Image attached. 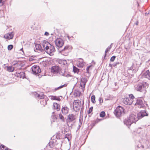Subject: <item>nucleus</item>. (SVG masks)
<instances>
[{
    "instance_id": "nucleus-1",
    "label": "nucleus",
    "mask_w": 150,
    "mask_h": 150,
    "mask_svg": "<svg viewBox=\"0 0 150 150\" xmlns=\"http://www.w3.org/2000/svg\"><path fill=\"white\" fill-rule=\"evenodd\" d=\"M43 47L45 49V51L47 53L52 55V53L55 51V49L53 46L52 45L48 42L45 41L42 44Z\"/></svg>"
},
{
    "instance_id": "nucleus-2",
    "label": "nucleus",
    "mask_w": 150,
    "mask_h": 150,
    "mask_svg": "<svg viewBox=\"0 0 150 150\" xmlns=\"http://www.w3.org/2000/svg\"><path fill=\"white\" fill-rule=\"evenodd\" d=\"M138 120V119L136 115L131 114L128 118L125 120L124 122L127 126L130 125L133 123H135Z\"/></svg>"
},
{
    "instance_id": "nucleus-3",
    "label": "nucleus",
    "mask_w": 150,
    "mask_h": 150,
    "mask_svg": "<svg viewBox=\"0 0 150 150\" xmlns=\"http://www.w3.org/2000/svg\"><path fill=\"white\" fill-rule=\"evenodd\" d=\"M148 86L147 83L146 82H143L138 83L136 88L137 91L145 93L146 92V89Z\"/></svg>"
},
{
    "instance_id": "nucleus-4",
    "label": "nucleus",
    "mask_w": 150,
    "mask_h": 150,
    "mask_svg": "<svg viewBox=\"0 0 150 150\" xmlns=\"http://www.w3.org/2000/svg\"><path fill=\"white\" fill-rule=\"evenodd\" d=\"M124 109L121 106H118L114 111L115 116L117 117H120L124 113Z\"/></svg>"
},
{
    "instance_id": "nucleus-5",
    "label": "nucleus",
    "mask_w": 150,
    "mask_h": 150,
    "mask_svg": "<svg viewBox=\"0 0 150 150\" xmlns=\"http://www.w3.org/2000/svg\"><path fill=\"white\" fill-rule=\"evenodd\" d=\"M34 95L36 98L42 99L40 101V103L43 106H45L46 104V100L43 99L44 98V95L42 93L39 94L36 92L34 93Z\"/></svg>"
},
{
    "instance_id": "nucleus-6",
    "label": "nucleus",
    "mask_w": 150,
    "mask_h": 150,
    "mask_svg": "<svg viewBox=\"0 0 150 150\" xmlns=\"http://www.w3.org/2000/svg\"><path fill=\"white\" fill-rule=\"evenodd\" d=\"M81 105V102L79 100H75L73 103V107L74 110L78 112L80 109Z\"/></svg>"
},
{
    "instance_id": "nucleus-7",
    "label": "nucleus",
    "mask_w": 150,
    "mask_h": 150,
    "mask_svg": "<svg viewBox=\"0 0 150 150\" xmlns=\"http://www.w3.org/2000/svg\"><path fill=\"white\" fill-rule=\"evenodd\" d=\"M87 81V80L86 77H82L81 79L80 86L81 87L83 91L85 89V85Z\"/></svg>"
},
{
    "instance_id": "nucleus-8",
    "label": "nucleus",
    "mask_w": 150,
    "mask_h": 150,
    "mask_svg": "<svg viewBox=\"0 0 150 150\" xmlns=\"http://www.w3.org/2000/svg\"><path fill=\"white\" fill-rule=\"evenodd\" d=\"M31 69L33 73L35 74L40 73L41 70L39 67L36 65H34L33 66Z\"/></svg>"
},
{
    "instance_id": "nucleus-9",
    "label": "nucleus",
    "mask_w": 150,
    "mask_h": 150,
    "mask_svg": "<svg viewBox=\"0 0 150 150\" xmlns=\"http://www.w3.org/2000/svg\"><path fill=\"white\" fill-rule=\"evenodd\" d=\"M136 102L134 101L133 103V104L135 105H138V107L140 108H143L144 106V105L143 103V102L142 100L140 99H138L136 100Z\"/></svg>"
},
{
    "instance_id": "nucleus-10",
    "label": "nucleus",
    "mask_w": 150,
    "mask_h": 150,
    "mask_svg": "<svg viewBox=\"0 0 150 150\" xmlns=\"http://www.w3.org/2000/svg\"><path fill=\"white\" fill-rule=\"evenodd\" d=\"M55 44L58 47H61L64 44L63 41L60 38H57L55 40Z\"/></svg>"
},
{
    "instance_id": "nucleus-11",
    "label": "nucleus",
    "mask_w": 150,
    "mask_h": 150,
    "mask_svg": "<svg viewBox=\"0 0 150 150\" xmlns=\"http://www.w3.org/2000/svg\"><path fill=\"white\" fill-rule=\"evenodd\" d=\"M59 74L62 76H66L67 77L71 76L69 72L66 71L64 69L61 70L59 72Z\"/></svg>"
},
{
    "instance_id": "nucleus-12",
    "label": "nucleus",
    "mask_w": 150,
    "mask_h": 150,
    "mask_svg": "<svg viewBox=\"0 0 150 150\" xmlns=\"http://www.w3.org/2000/svg\"><path fill=\"white\" fill-rule=\"evenodd\" d=\"M60 68L58 66H53L52 67L51 71L53 74H57L60 71Z\"/></svg>"
},
{
    "instance_id": "nucleus-13",
    "label": "nucleus",
    "mask_w": 150,
    "mask_h": 150,
    "mask_svg": "<svg viewBox=\"0 0 150 150\" xmlns=\"http://www.w3.org/2000/svg\"><path fill=\"white\" fill-rule=\"evenodd\" d=\"M14 34V32H12L5 35L4 37L5 38L8 40L11 39H12L13 37Z\"/></svg>"
},
{
    "instance_id": "nucleus-14",
    "label": "nucleus",
    "mask_w": 150,
    "mask_h": 150,
    "mask_svg": "<svg viewBox=\"0 0 150 150\" xmlns=\"http://www.w3.org/2000/svg\"><path fill=\"white\" fill-rule=\"evenodd\" d=\"M123 103L127 105H130L132 103V101L130 100L129 98H126L123 99Z\"/></svg>"
},
{
    "instance_id": "nucleus-15",
    "label": "nucleus",
    "mask_w": 150,
    "mask_h": 150,
    "mask_svg": "<svg viewBox=\"0 0 150 150\" xmlns=\"http://www.w3.org/2000/svg\"><path fill=\"white\" fill-rule=\"evenodd\" d=\"M69 109L66 106H62L61 109V112L64 115H66L69 112Z\"/></svg>"
},
{
    "instance_id": "nucleus-16",
    "label": "nucleus",
    "mask_w": 150,
    "mask_h": 150,
    "mask_svg": "<svg viewBox=\"0 0 150 150\" xmlns=\"http://www.w3.org/2000/svg\"><path fill=\"white\" fill-rule=\"evenodd\" d=\"M75 119V115L71 114H69L68 116L67 121L68 122H71L74 121Z\"/></svg>"
},
{
    "instance_id": "nucleus-17",
    "label": "nucleus",
    "mask_w": 150,
    "mask_h": 150,
    "mask_svg": "<svg viewBox=\"0 0 150 150\" xmlns=\"http://www.w3.org/2000/svg\"><path fill=\"white\" fill-rule=\"evenodd\" d=\"M77 64L79 67H83L84 65L83 59L82 58H79Z\"/></svg>"
},
{
    "instance_id": "nucleus-18",
    "label": "nucleus",
    "mask_w": 150,
    "mask_h": 150,
    "mask_svg": "<svg viewBox=\"0 0 150 150\" xmlns=\"http://www.w3.org/2000/svg\"><path fill=\"white\" fill-rule=\"evenodd\" d=\"M143 77L148 79L150 80V72L149 70H147L144 72L143 75Z\"/></svg>"
},
{
    "instance_id": "nucleus-19",
    "label": "nucleus",
    "mask_w": 150,
    "mask_h": 150,
    "mask_svg": "<svg viewBox=\"0 0 150 150\" xmlns=\"http://www.w3.org/2000/svg\"><path fill=\"white\" fill-rule=\"evenodd\" d=\"M25 73L24 72H17L16 73V76L20 78L23 79L25 76Z\"/></svg>"
},
{
    "instance_id": "nucleus-20",
    "label": "nucleus",
    "mask_w": 150,
    "mask_h": 150,
    "mask_svg": "<svg viewBox=\"0 0 150 150\" xmlns=\"http://www.w3.org/2000/svg\"><path fill=\"white\" fill-rule=\"evenodd\" d=\"M53 108L54 109H56L57 111L60 110V105L57 103H54L53 104Z\"/></svg>"
},
{
    "instance_id": "nucleus-21",
    "label": "nucleus",
    "mask_w": 150,
    "mask_h": 150,
    "mask_svg": "<svg viewBox=\"0 0 150 150\" xmlns=\"http://www.w3.org/2000/svg\"><path fill=\"white\" fill-rule=\"evenodd\" d=\"M6 67L7 71L10 72H13L14 69V67L12 66H7Z\"/></svg>"
},
{
    "instance_id": "nucleus-22",
    "label": "nucleus",
    "mask_w": 150,
    "mask_h": 150,
    "mask_svg": "<svg viewBox=\"0 0 150 150\" xmlns=\"http://www.w3.org/2000/svg\"><path fill=\"white\" fill-rule=\"evenodd\" d=\"M56 144V143L54 141H49L48 143V145L51 148L53 147Z\"/></svg>"
},
{
    "instance_id": "nucleus-23",
    "label": "nucleus",
    "mask_w": 150,
    "mask_h": 150,
    "mask_svg": "<svg viewBox=\"0 0 150 150\" xmlns=\"http://www.w3.org/2000/svg\"><path fill=\"white\" fill-rule=\"evenodd\" d=\"M35 47L36 50H41L42 49V46L40 44H35Z\"/></svg>"
},
{
    "instance_id": "nucleus-24",
    "label": "nucleus",
    "mask_w": 150,
    "mask_h": 150,
    "mask_svg": "<svg viewBox=\"0 0 150 150\" xmlns=\"http://www.w3.org/2000/svg\"><path fill=\"white\" fill-rule=\"evenodd\" d=\"M140 112L141 113V114H142V115L143 117L146 116L148 115V114L146 112V111L144 110H141Z\"/></svg>"
},
{
    "instance_id": "nucleus-25",
    "label": "nucleus",
    "mask_w": 150,
    "mask_h": 150,
    "mask_svg": "<svg viewBox=\"0 0 150 150\" xmlns=\"http://www.w3.org/2000/svg\"><path fill=\"white\" fill-rule=\"evenodd\" d=\"M73 70L74 73H77L78 74L79 72V69L75 66L73 67Z\"/></svg>"
},
{
    "instance_id": "nucleus-26",
    "label": "nucleus",
    "mask_w": 150,
    "mask_h": 150,
    "mask_svg": "<svg viewBox=\"0 0 150 150\" xmlns=\"http://www.w3.org/2000/svg\"><path fill=\"white\" fill-rule=\"evenodd\" d=\"M129 98L130 99V100H131L132 101L133 103V102L134 101V99H135L134 96L132 94H131L129 95Z\"/></svg>"
},
{
    "instance_id": "nucleus-27",
    "label": "nucleus",
    "mask_w": 150,
    "mask_h": 150,
    "mask_svg": "<svg viewBox=\"0 0 150 150\" xmlns=\"http://www.w3.org/2000/svg\"><path fill=\"white\" fill-rule=\"evenodd\" d=\"M140 112L137 114V118L138 119H140L144 117Z\"/></svg>"
},
{
    "instance_id": "nucleus-28",
    "label": "nucleus",
    "mask_w": 150,
    "mask_h": 150,
    "mask_svg": "<svg viewBox=\"0 0 150 150\" xmlns=\"http://www.w3.org/2000/svg\"><path fill=\"white\" fill-rule=\"evenodd\" d=\"M59 119L63 122H64V118L63 115L61 114H60L59 115Z\"/></svg>"
},
{
    "instance_id": "nucleus-29",
    "label": "nucleus",
    "mask_w": 150,
    "mask_h": 150,
    "mask_svg": "<svg viewBox=\"0 0 150 150\" xmlns=\"http://www.w3.org/2000/svg\"><path fill=\"white\" fill-rule=\"evenodd\" d=\"M67 86V84H64V85H62L61 86H60L58 87H57V88H56L55 90H57V89H60L61 88H62L64 87H66Z\"/></svg>"
},
{
    "instance_id": "nucleus-30",
    "label": "nucleus",
    "mask_w": 150,
    "mask_h": 150,
    "mask_svg": "<svg viewBox=\"0 0 150 150\" xmlns=\"http://www.w3.org/2000/svg\"><path fill=\"white\" fill-rule=\"evenodd\" d=\"M91 102L93 103H94L96 102L95 101V97L93 95L91 97Z\"/></svg>"
},
{
    "instance_id": "nucleus-31",
    "label": "nucleus",
    "mask_w": 150,
    "mask_h": 150,
    "mask_svg": "<svg viewBox=\"0 0 150 150\" xmlns=\"http://www.w3.org/2000/svg\"><path fill=\"white\" fill-rule=\"evenodd\" d=\"M7 148V147L3 144H1V145H0V148L2 150H4L5 149H6Z\"/></svg>"
},
{
    "instance_id": "nucleus-32",
    "label": "nucleus",
    "mask_w": 150,
    "mask_h": 150,
    "mask_svg": "<svg viewBox=\"0 0 150 150\" xmlns=\"http://www.w3.org/2000/svg\"><path fill=\"white\" fill-rule=\"evenodd\" d=\"M111 48V47H108L106 50L105 51V57H106L107 53L108 51H110V49Z\"/></svg>"
},
{
    "instance_id": "nucleus-33",
    "label": "nucleus",
    "mask_w": 150,
    "mask_h": 150,
    "mask_svg": "<svg viewBox=\"0 0 150 150\" xmlns=\"http://www.w3.org/2000/svg\"><path fill=\"white\" fill-rule=\"evenodd\" d=\"M105 113L104 112L102 111L100 114V116L101 117H104L105 115Z\"/></svg>"
},
{
    "instance_id": "nucleus-34",
    "label": "nucleus",
    "mask_w": 150,
    "mask_h": 150,
    "mask_svg": "<svg viewBox=\"0 0 150 150\" xmlns=\"http://www.w3.org/2000/svg\"><path fill=\"white\" fill-rule=\"evenodd\" d=\"M13 46L12 45H8V50H11L13 48Z\"/></svg>"
},
{
    "instance_id": "nucleus-35",
    "label": "nucleus",
    "mask_w": 150,
    "mask_h": 150,
    "mask_svg": "<svg viewBox=\"0 0 150 150\" xmlns=\"http://www.w3.org/2000/svg\"><path fill=\"white\" fill-rule=\"evenodd\" d=\"M137 146L139 148L141 147H142V148H144L143 146L141 144L139 141V144H138V145H137Z\"/></svg>"
},
{
    "instance_id": "nucleus-36",
    "label": "nucleus",
    "mask_w": 150,
    "mask_h": 150,
    "mask_svg": "<svg viewBox=\"0 0 150 150\" xmlns=\"http://www.w3.org/2000/svg\"><path fill=\"white\" fill-rule=\"evenodd\" d=\"M115 58L116 57L115 56H112L110 58V61L111 62H113L114 61Z\"/></svg>"
},
{
    "instance_id": "nucleus-37",
    "label": "nucleus",
    "mask_w": 150,
    "mask_h": 150,
    "mask_svg": "<svg viewBox=\"0 0 150 150\" xmlns=\"http://www.w3.org/2000/svg\"><path fill=\"white\" fill-rule=\"evenodd\" d=\"M93 107H90L89 108V110L88 111V114L92 112V111L93 110Z\"/></svg>"
},
{
    "instance_id": "nucleus-38",
    "label": "nucleus",
    "mask_w": 150,
    "mask_h": 150,
    "mask_svg": "<svg viewBox=\"0 0 150 150\" xmlns=\"http://www.w3.org/2000/svg\"><path fill=\"white\" fill-rule=\"evenodd\" d=\"M13 64L14 66H15V65L18 66V63L17 62V61H14L13 62Z\"/></svg>"
},
{
    "instance_id": "nucleus-39",
    "label": "nucleus",
    "mask_w": 150,
    "mask_h": 150,
    "mask_svg": "<svg viewBox=\"0 0 150 150\" xmlns=\"http://www.w3.org/2000/svg\"><path fill=\"white\" fill-rule=\"evenodd\" d=\"M99 100L100 103H101L103 102V100L100 97L99 98Z\"/></svg>"
},
{
    "instance_id": "nucleus-40",
    "label": "nucleus",
    "mask_w": 150,
    "mask_h": 150,
    "mask_svg": "<svg viewBox=\"0 0 150 150\" xmlns=\"http://www.w3.org/2000/svg\"><path fill=\"white\" fill-rule=\"evenodd\" d=\"M68 46H66L64 48V49H63L62 51H63L64 50H66L68 49Z\"/></svg>"
},
{
    "instance_id": "nucleus-41",
    "label": "nucleus",
    "mask_w": 150,
    "mask_h": 150,
    "mask_svg": "<svg viewBox=\"0 0 150 150\" xmlns=\"http://www.w3.org/2000/svg\"><path fill=\"white\" fill-rule=\"evenodd\" d=\"M57 137L56 136H55V135H54V136L53 137H52V138H51V139L52 140H54L55 139H54V138H57V139H58V138H57Z\"/></svg>"
},
{
    "instance_id": "nucleus-42",
    "label": "nucleus",
    "mask_w": 150,
    "mask_h": 150,
    "mask_svg": "<svg viewBox=\"0 0 150 150\" xmlns=\"http://www.w3.org/2000/svg\"><path fill=\"white\" fill-rule=\"evenodd\" d=\"M52 117L53 118H54V120H56L57 119V118L56 116H53V115H52Z\"/></svg>"
},
{
    "instance_id": "nucleus-43",
    "label": "nucleus",
    "mask_w": 150,
    "mask_h": 150,
    "mask_svg": "<svg viewBox=\"0 0 150 150\" xmlns=\"http://www.w3.org/2000/svg\"><path fill=\"white\" fill-rule=\"evenodd\" d=\"M57 97L56 96H52V97L51 99L52 100H55L56 99V98Z\"/></svg>"
},
{
    "instance_id": "nucleus-44",
    "label": "nucleus",
    "mask_w": 150,
    "mask_h": 150,
    "mask_svg": "<svg viewBox=\"0 0 150 150\" xmlns=\"http://www.w3.org/2000/svg\"><path fill=\"white\" fill-rule=\"evenodd\" d=\"M20 51H21L22 52V53L21 52V53L22 54H23L24 53V51H23V48L21 49L20 50Z\"/></svg>"
},
{
    "instance_id": "nucleus-45",
    "label": "nucleus",
    "mask_w": 150,
    "mask_h": 150,
    "mask_svg": "<svg viewBox=\"0 0 150 150\" xmlns=\"http://www.w3.org/2000/svg\"><path fill=\"white\" fill-rule=\"evenodd\" d=\"M145 14L146 15L150 14V10L149 11H147L146 12Z\"/></svg>"
},
{
    "instance_id": "nucleus-46",
    "label": "nucleus",
    "mask_w": 150,
    "mask_h": 150,
    "mask_svg": "<svg viewBox=\"0 0 150 150\" xmlns=\"http://www.w3.org/2000/svg\"><path fill=\"white\" fill-rule=\"evenodd\" d=\"M90 67H91L90 66H88L86 68V71H87V73H88V72L89 69V68H90Z\"/></svg>"
},
{
    "instance_id": "nucleus-47",
    "label": "nucleus",
    "mask_w": 150,
    "mask_h": 150,
    "mask_svg": "<svg viewBox=\"0 0 150 150\" xmlns=\"http://www.w3.org/2000/svg\"><path fill=\"white\" fill-rule=\"evenodd\" d=\"M49 35V34L48 33V32H45V35H46V36H48Z\"/></svg>"
},
{
    "instance_id": "nucleus-48",
    "label": "nucleus",
    "mask_w": 150,
    "mask_h": 150,
    "mask_svg": "<svg viewBox=\"0 0 150 150\" xmlns=\"http://www.w3.org/2000/svg\"><path fill=\"white\" fill-rule=\"evenodd\" d=\"M0 3L2 4H4V1H3L2 0H0Z\"/></svg>"
},
{
    "instance_id": "nucleus-49",
    "label": "nucleus",
    "mask_w": 150,
    "mask_h": 150,
    "mask_svg": "<svg viewBox=\"0 0 150 150\" xmlns=\"http://www.w3.org/2000/svg\"><path fill=\"white\" fill-rule=\"evenodd\" d=\"M55 100H59V101L60 100L59 98V97H57V98H56V99Z\"/></svg>"
},
{
    "instance_id": "nucleus-50",
    "label": "nucleus",
    "mask_w": 150,
    "mask_h": 150,
    "mask_svg": "<svg viewBox=\"0 0 150 150\" xmlns=\"http://www.w3.org/2000/svg\"><path fill=\"white\" fill-rule=\"evenodd\" d=\"M64 139H67L68 141H69V139L66 136L64 137Z\"/></svg>"
},
{
    "instance_id": "nucleus-51",
    "label": "nucleus",
    "mask_w": 150,
    "mask_h": 150,
    "mask_svg": "<svg viewBox=\"0 0 150 150\" xmlns=\"http://www.w3.org/2000/svg\"><path fill=\"white\" fill-rule=\"evenodd\" d=\"M109 66L110 67H112L113 66V64H109Z\"/></svg>"
},
{
    "instance_id": "nucleus-52",
    "label": "nucleus",
    "mask_w": 150,
    "mask_h": 150,
    "mask_svg": "<svg viewBox=\"0 0 150 150\" xmlns=\"http://www.w3.org/2000/svg\"><path fill=\"white\" fill-rule=\"evenodd\" d=\"M117 65H116V64L115 63H114V64H113V67H115Z\"/></svg>"
},
{
    "instance_id": "nucleus-53",
    "label": "nucleus",
    "mask_w": 150,
    "mask_h": 150,
    "mask_svg": "<svg viewBox=\"0 0 150 150\" xmlns=\"http://www.w3.org/2000/svg\"><path fill=\"white\" fill-rule=\"evenodd\" d=\"M115 63L116 65H117L118 64H119V62H116Z\"/></svg>"
},
{
    "instance_id": "nucleus-54",
    "label": "nucleus",
    "mask_w": 150,
    "mask_h": 150,
    "mask_svg": "<svg viewBox=\"0 0 150 150\" xmlns=\"http://www.w3.org/2000/svg\"><path fill=\"white\" fill-rule=\"evenodd\" d=\"M79 121L80 123V125H81V120L80 119H79Z\"/></svg>"
},
{
    "instance_id": "nucleus-55",
    "label": "nucleus",
    "mask_w": 150,
    "mask_h": 150,
    "mask_svg": "<svg viewBox=\"0 0 150 150\" xmlns=\"http://www.w3.org/2000/svg\"><path fill=\"white\" fill-rule=\"evenodd\" d=\"M112 44H111L109 46L110 47H112V46H111V45H112Z\"/></svg>"
},
{
    "instance_id": "nucleus-56",
    "label": "nucleus",
    "mask_w": 150,
    "mask_h": 150,
    "mask_svg": "<svg viewBox=\"0 0 150 150\" xmlns=\"http://www.w3.org/2000/svg\"><path fill=\"white\" fill-rule=\"evenodd\" d=\"M149 37H150V40H150V36Z\"/></svg>"
},
{
    "instance_id": "nucleus-57",
    "label": "nucleus",
    "mask_w": 150,
    "mask_h": 150,
    "mask_svg": "<svg viewBox=\"0 0 150 150\" xmlns=\"http://www.w3.org/2000/svg\"><path fill=\"white\" fill-rule=\"evenodd\" d=\"M79 126L80 127V125H79Z\"/></svg>"
}]
</instances>
